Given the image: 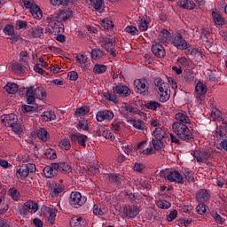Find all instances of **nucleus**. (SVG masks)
<instances>
[{
    "instance_id": "46",
    "label": "nucleus",
    "mask_w": 227,
    "mask_h": 227,
    "mask_svg": "<svg viewBox=\"0 0 227 227\" xmlns=\"http://www.w3.org/2000/svg\"><path fill=\"white\" fill-rule=\"evenodd\" d=\"M12 127V130H13V132L15 133V134H19V135H20V134H22V132H24V126H22V124H20V123H17V122H15L12 126H11Z\"/></svg>"
},
{
    "instance_id": "6",
    "label": "nucleus",
    "mask_w": 227,
    "mask_h": 227,
    "mask_svg": "<svg viewBox=\"0 0 227 227\" xmlns=\"http://www.w3.org/2000/svg\"><path fill=\"white\" fill-rule=\"evenodd\" d=\"M135 91L138 93V95H142L143 97H146L148 95V90L150 87L148 86V80L146 79H137L134 81Z\"/></svg>"
},
{
    "instance_id": "13",
    "label": "nucleus",
    "mask_w": 227,
    "mask_h": 227,
    "mask_svg": "<svg viewBox=\"0 0 227 227\" xmlns=\"http://www.w3.org/2000/svg\"><path fill=\"white\" fill-rule=\"evenodd\" d=\"M96 118L98 121H111L114 118V114L109 110H103L97 113Z\"/></svg>"
},
{
    "instance_id": "53",
    "label": "nucleus",
    "mask_w": 227,
    "mask_h": 227,
    "mask_svg": "<svg viewBox=\"0 0 227 227\" xmlns=\"http://www.w3.org/2000/svg\"><path fill=\"white\" fill-rule=\"evenodd\" d=\"M177 63L180 65V67H183V68H187L190 65V61L185 57H181L177 59Z\"/></svg>"
},
{
    "instance_id": "64",
    "label": "nucleus",
    "mask_w": 227,
    "mask_h": 227,
    "mask_svg": "<svg viewBox=\"0 0 227 227\" xmlns=\"http://www.w3.org/2000/svg\"><path fill=\"white\" fill-rule=\"evenodd\" d=\"M148 21L146 20H141L139 23V30L140 31H146L148 29Z\"/></svg>"
},
{
    "instance_id": "24",
    "label": "nucleus",
    "mask_w": 227,
    "mask_h": 227,
    "mask_svg": "<svg viewBox=\"0 0 227 227\" xmlns=\"http://www.w3.org/2000/svg\"><path fill=\"white\" fill-rule=\"evenodd\" d=\"M16 176L20 180H24L25 178H27V176H29V173L27 172V168L25 167V165L17 168Z\"/></svg>"
},
{
    "instance_id": "32",
    "label": "nucleus",
    "mask_w": 227,
    "mask_h": 227,
    "mask_svg": "<svg viewBox=\"0 0 227 227\" xmlns=\"http://www.w3.org/2000/svg\"><path fill=\"white\" fill-rule=\"evenodd\" d=\"M132 126L137 130H146V124L141 120H131Z\"/></svg>"
},
{
    "instance_id": "27",
    "label": "nucleus",
    "mask_w": 227,
    "mask_h": 227,
    "mask_svg": "<svg viewBox=\"0 0 227 227\" xmlns=\"http://www.w3.org/2000/svg\"><path fill=\"white\" fill-rule=\"evenodd\" d=\"M213 21L215 26H224V18L221 15V13L213 11L212 12Z\"/></svg>"
},
{
    "instance_id": "62",
    "label": "nucleus",
    "mask_w": 227,
    "mask_h": 227,
    "mask_svg": "<svg viewBox=\"0 0 227 227\" xmlns=\"http://www.w3.org/2000/svg\"><path fill=\"white\" fill-rule=\"evenodd\" d=\"M12 70L16 74H24V67H22V65L19 63L12 65Z\"/></svg>"
},
{
    "instance_id": "5",
    "label": "nucleus",
    "mask_w": 227,
    "mask_h": 227,
    "mask_svg": "<svg viewBox=\"0 0 227 227\" xmlns=\"http://www.w3.org/2000/svg\"><path fill=\"white\" fill-rule=\"evenodd\" d=\"M46 22L48 23L49 27H51L52 33L55 35H59L61 33H65V25L59 21L57 18L52 16L48 17L46 19Z\"/></svg>"
},
{
    "instance_id": "37",
    "label": "nucleus",
    "mask_w": 227,
    "mask_h": 227,
    "mask_svg": "<svg viewBox=\"0 0 227 227\" xmlns=\"http://www.w3.org/2000/svg\"><path fill=\"white\" fill-rule=\"evenodd\" d=\"M47 212L49 214L48 215V221L51 224H54L56 221V214H58V210L54 209L52 207H48Z\"/></svg>"
},
{
    "instance_id": "9",
    "label": "nucleus",
    "mask_w": 227,
    "mask_h": 227,
    "mask_svg": "<svg viewBox=\"0 0 227 227\" xmlns=\"http://www.w3.org/2000/svg\"><path fill=\"white\" fill-rule=\"evenodd\" d=\"M86 200L82 199V195H81V192H73L70 194L69 198V203L72 205V207H74V208H77V207H82Z\"/></svg>"
},
{
    "instance_id": "41",
    "label": "nucleus",
    "mask_w": 227,
    "mask_h": 227,
    "mask_svg": "<svg viewBox=\"0 0 227 227\" xmlns=\"http://www.w3.org/2000/svg\"><path fill=\"white\" fill-rule=\"evenodd\" d=\"M91 59L94 60L101 59V58H104V51L100 49H93L91 51Z\"/></svg>"
},
{
    "instance_id": "4",
    "label": "nucleus",
    "mask_w": 227,
    "mask_h": 227,
    "mask_svg": "<svg viewBox=\"0 0 227 227\" xmlns=\"http://www.w3.org/2000/svg\"><path fill=\"white\" fill-rule=\"evenodd\" d=\"M160 176L167 178L168 182H175L176 184H184V176L178 170H172V171H160Z\"/></svg>"
},
{
    "instance_id": "26",
    "label": "nucleus",
    "mask_w": 227,
    "mask_h": 227,
    "mask_svg": "<svg viewBox=\"0 0 227 227\" xmlns=\"http://www.w3.org/2000/svg\"><path fill=\"white\" fill-rule=\"evenodd\" d=\"M34 93L35 98H39V100H43L47 98V92L45 91V89H43V87H34Z\"/></svg>"
},
{
    "instance_id": "57",
    "label": "nucleus",
    "mask_w": 227,
    "mask_h": 227,
    "mask_svg": "<svg viewBox=\"0 0 227 227\" xmlns=\"http://www.w3.org/2000/svg\"><path fill=\"white\" fill-rule=\"evenodd\" d=\"M184 81L186 82H194V73H192L191 71H187L184 74Z\"/></svg>"
},
{
    "instance_id": "29",
    "label": "nucleus",
    "mask_w": 227,
    "mask_h": 227,
    "mask_svg": "<svg viewBox=\"0 0 227 227\" xmlns=\"http://www.w3.org/2000/svg\"><path fill=\"white\" fill-rule=\"evenodd\" d=\"M70 17H72V11L62 10L59 12L56 19L59 21H61V20L65 21V20H68V19H70Z\"/></svg>"
},
{
    "instance_id": "52",
    "label": "nucleus",
    "mask_w": 227,
    "mask_h": 227,
    "mask_svg": "<svg viewBox=\"0 0 227 227\" xmlns=\"http://www.w3.org/2000/svg\"><path fill=\"white\" fill-rule=\"evenodd\" d=\"M88 113H90V108L86 106H82L75 111L76 116H84V114H88Z\"/></svg>"
},
{
    "instance_id": "56",
    "label": "nucleus",
    "mask_w": 227,
    "mask_h": 227,
    "mask_svg": "<svg viewBox=\"0 0 227 227\" xmlns=\"http://www.w3.org/2000/svg\"><path fill=\"white\" fill-rule=\"evenodd\" d=\"M211 118H213V120H216L217 121H221V120H222L221 111H219L217 109L212 110Z\"/></svg>"
},
{
    "instance_id": "44",
    "label": "nucleus",
    "mask_w": 227,
    "mask_h": 227,
    "mask_svg": "<svg viewBox=\"0 0 227 227\" xmlns=\"http://www.w3.org/2000/svg\"><path fill=\"white\" fill-rule=\"evenodd\" d=\"M9 196L12 198L14 201H19L20 200V192L16 188H11L9 190Z\"/></svg>"
},
{
    "instance_id": "55",
    "label": "nucleus",
    "mask_w": 227,
    "mask_h": 227,
    "mask_svg": "<svg viewBox=\"0 0 227 227\" xmlns=\"http://www.w3.org/2000/svg\"><path fill=\"white\" fill-rule=\"evenodd\" d=\"M45 157H47V159H50L51 160H54V159H57L58 154H56V151L49 149L45 152Z\"/></svg>"
},
{
    "instance_id": "54",
    "label": "nucleus",
    "mask_w": 227,
    "mask_h": 227,
    "mask_svg": "<svg viewBox=\"0 0 227 227\" xmlns=\"http://www.w3.org/2000/svg\"><path fill=\"white\" fill-rule=\"evenodd\" d=\"M166 82H164V80H162L161 78L160 77H156L153 79V84L155 86V90L156 91H158L159 88H162L163 84L165 83Z\"/></svg>"
},
{
    "instance_id": "63",
    "label": "nucleus",
    "mask_w": 227,
    "mask_h": 227,
    "mask_svg": "<svg viewBox=\"0 0 227 227\" xmlns=\"http://www.w3.org/2000/svg\"><path fill=\"white\" fill-rule=\"evenodd\" d=\"M77 129H81L82 130H89L88 121H80L77 124Z\"/></svg>"
},
{
    "instance_id": "34",
    "label": "nucleus",
    "mask_w": 227,
    "mask_h": 227,
    "mask_svg": "<svg viewBox=\"0 0 227 227\" xmlns=\"http://www.w3.org/2000/svg\"><path fill=\"white\" fill-rule=\"evenodd\" d=\"M65 190V186L61 184H55L53 189H51V198H58L59 193Z\"/></svg>"
},
{
    "instance_id": "21",
    "label": "nucleus",
    "mask_w": 227,
    "mask_h": 227,
    "mask_svg": "<svg viewBox=\"0 0 227 227\" xmlns=\"http://www.w3.org/2000/svg\"><path fill=\"white\" fill-rule=\"evenodd\" d=\"M71 227H86V220L81 216H74L70 221Z\"/></svg>"
},
{
    "instance_id": "20",
    "label": "nucleus",
    "mask_w": 227,
    "mask_h": 227,
    "mask_svg": "<svg viewBox=\"0 0 227 227\" xmlns=\"http://www.w3.org/2000/svg\"><path fill=\"white\" fill-rule=\"evenodd\" d=\"M109 212L107 207L101 204H95L93 207V214L94 215H106Z\"/></svg>"
},
{
    "instance_id": "3",
    "label": "nucleus",
    "mask_w": 227,
    "mask_h": 227,
    "mask_svg": "<svg viewBox=\"0 0 227 227\" xmlns=\"http://www.w3.org/2000/svg\"><path fill=\"white\" fill-rule=\"evenodd\" d=\"M153 136H154V138L152 139V145L154 150L159 152V150H162V148L166 146L164 145V142L168 137V132L166 131V128L164 127L155 128V129L153 130Z\"/></svg>"
},
{
    "instance_id": "61",
    "label": "nucleus",
    "mask_w": 227,
    "mask_h": 227,
    "mask_svg": "<svg viewBox=\"0 0 227 227\" xmlns=\"http://www.w3.org/2000/svg\"><path fill=\"white\" fill-rule=\"evenodd\" d=\"M76 61H78L80 65H86V63H88V57L84 54L78 55L76 56Z\"/></svg>"
},
{
    "instance_id": "38",
    "label": "nucleus",
    "mask_w": 227,
    "mask_h": 227,
    "mask_svg": "<svg viewBox=\"0 0 227 227\" xmlns=\"http://www.w3.org/2000/svg\"><path fill=\"white\" fill-rule=\"evenodd\" d=\"M145 109H150L151 111H155L156 109H159V107H162V105L157 101H148L145 105Z\"/></svg>"
},
{
    "instance_id": "1",
    "label": "nucleus",
    "mask_w": 227,
    "mask_h": 227,
    "mask_svg": "<svg viewBox=\"0 0 227 227\" xmlns=\"http://www.w3.org/2000/svg\"><path fill=\"white\" fill-rule=\"evenodd\" d=\"M130 88L123 83H118L113 87V92L107 91L104 93V97L106 100H109L110 102H114V104H119L121 98H127V97H130Z\"/></svg>"
},
{
    "instance_id": "45",
    "label": "nucleus",
    "mask_w": 227,
    "mask_h": 227,
    "mask_svg": "<svg viewBox=\"0 0 227 227\" xmlns=\"http://www.w3.org/2000/svg\"><path fill=\"white\" fill-rule=\"evenodd\" d=\"M158 95H160L159 101L162 103L168 102L171 97V94L168 90L158 92Z\"/></svg>"
},
{
    "instance_id": "33",
    "label": "nucleus",
    "mask_w": 227,
    "mask_h": 227,
    "mask_svg": "<svg viewBox=\"0 0 227 227\" xmlns=\"http://www.w3.org/2000/svg\"><path fill=\"white\" fill-rule=\"evenodd\" d=\"M107 72V66L102 64H95L93 67V73L98 75L100 74H106Z\"/></svg>"
},
{
    "instance_id": "43",
    "label": "nucleus",
    "mask_w": 227,
    "mask_h": 227,
    "mask_svg": "<svg viewBox=\"0 0 227 227\" xmlns=\"http://www.w3.org/2000/svg\"><path fill=\"white\" fill-rule=\"evenodd\" d=\"M90 6H92L94 10H100L104 4V0H89Z\"/></svg>"
},
{
    "instance_id": "15",
    "label": "nucleus",
    "mask_w": 227,
    "mask_h": 227,
    "mask_svg": "<svg viewBox=\"0 0 227 227\" xmlns=\"http://www.w3.org/2000/svg\"><path fill=\"white\" fill-rule=\"evenodd\" d=\"M196 200L199 203H208L210 201V193L207 189H200L196 194Z\"/></svg>"
},
{
    "instance_id": "50",
    "label": "nucleus",
    "mask_w": 227,
    "mask_h": 227,
    "mask_svg": "<svg viewBox=\"0 0 227 227\" xmlns=\"http://www.w3.org/2000/svg\"><path fill=\"white\" fill-rule=\"evenodd\" d=\"M156 205L158 208L163 209H168L171 207V203H169L168 200H158Z\"/></svg>"
},
{
    "instance_id": "7",
    "label": "nucleus",
    "mask_w": 227,
    "mask_h": 227,
    "mask_svg": "<svg viewBox=\"0 0 227 227\" xmlns=\"http://www.w3.org/2000/svg\"><path fill=\"white\" fill-rule=\"evenodd\" d=\"M170 43L179 51H185V49H187V42L180 33H176L171 35Z\"/></svg>"
},
{
    "instance_id": "8",
    "label": "nucleus",
    "mask_w": 227,
    "mask_h": 227,
    "mask_svg": "<svg viewBox=\"0 0 227 227\" xmlns=\"http://www.w3.org/2000/svg\"><path fill=\"white\" fill-rule=\"evenodd\" d=\"M193 157L196 159L197 162L206 163L209 159H214V151H200L197 150L193 153Z\"/></svg>"
},
{
    "instance_id": "35",
    "label": "nucleus",
    "mask_w": 227,
    "mask_h": 227,
    "mask_svg": "<svg viewBox=\"0 0 227 227\" xmlns=\"http://www.w3.org/2000/svg\"><path fill=\"white\" fill-rule=\"evenodd\" d=\"M42 118L43 121H52V120H56V114L52 110L45 111L42 114Z\"/></svg>"
},
{
    "instance_id": "23",
    "label": "nucleus",
    "mask_w": 227,
    "mask_h": 227,
    "mask_svg": "<svg viewBox=\"0 0 227 227\" xmlns=\"http://www.w3.org/2000/svg\"><path fill=\"white\" fill-rule=\"evenodd\" d=\"M177 4L184 10H194L196 8V4L192 0H181L177 2Z\"/></svg>"
},
{
    "instance_id": "47",
    "label": "nucleus",
    "mask_w": 227,
    "mask_h": 227,
    "mask_svg": "<svg viewBox=\"0 0 227 227\" xmlns=\"http://www.w3.org/2000/svg\"><path fill=\"white\" fill-rule=\"evenodd\" d=\"M51 4H53V6H68L70 5V1L67 0H50Z\"/></svg>"
},
{
    "instance_id": "39",
    "label": "nucleus",
    "mask_w": 227,
    "mask_h": 227,
    "mask_svg": "<svg viewBox=\"0 0 227 227\" xmlns=\"http://www.w3.org/2000/svg\"><path fill=\"white\" fill-rule=\"evenodd\" d=\"M211 217H213L215 223L217 224H224V222L226 221V219L223 218V216L216 211L211 212Z\"/></svg>"
},
{
    "instance_id": "31",
    "label": "nucleus",
    "mask_w": 227,
    "mask_h": 227,
    "mask_svg": "<svg viewBox=\"0 0 227 227\" xmlns=\"http://www.w3.org/2000/svg\"><path fill=\"white\" fill-rule=\"evenodd\" d=\"M5 91L11 95H15L19 91V85L15 82H9L4 87Z\"/></svg>"
},
{
    "instance_id": "49",
    "label": "nucleus",
    "mask_w": 227,
    "mask_h": 227,
    "mask_svg": "<svg viewBox=\"0 0 227 227\" xmlns=\"http://www.w3.org/2000/svg\"><path fill=\"white\" fill-rule=\"evenodd\" d=\"M25 207L32 210L33 212H36L38 210V204L35 203L34 201L28 200L25 203Z\"/></svg>"
},
{
    "instance_id": "40",
    "label": "nucleus",
    "mask_w": 227,
    "mask_h": 227,
    "mask_svg": "<svg viewBox=\"0 0 227 227\" xmlns=\"http://www.w3.org/2000/svg\"><path fill=\"white\" fill-rule=\"evenodd\" d=\"M195 91H197L198 95H200V97H203V95H205L207 93V85L199 82L196 87H195Z\"/></svg>"
},
{
    "instance_id": "42",
    "label": "nucleus",
    "mask_w": 227,
    "mask_h": 227,
    "mask_svg": "<svg viewBox=\"0 0 227 227\" xmlns=\"http://www.w3.org/2000/svg\"><path fill=\"white\" fill-rule=\"evenodd\" d=\"M58 164V170L62 171L64 173H70L72 172V167L68 165V163H57Z\"/></svg>"
},
{
    "instance_id": "16",
    "label": "nucleus",
    "mask_w": 227,
    "mask_h": 227,
    "mask_svg": "<svg viewBox=\"0 0 227 227\" xmlns=\"http://www.w3.org/2000/svg\"><path fill=\"white\" fill-rule=\"evenodd\" d=\"M152 52L156 58H164L166 56V50L162 44L153 43L152 45Z\"/></svg>"
},
{
    "instance_id": "22",
    "label": "nucleus",
    "mask_w": 227,
    "mask_h": 227,
    "mask_svg": "<svg viewBox=\"0 0 227 227\" xmlns=\"http://www.w3.org/2000/svg\"><path fill=\"white\" fill-rule=\"evenodd\" d=\"M23 90H26L25 93L27 95V104H30V105L35 104V100H36V98L35 96V87H29Z\"/></svg>"
},
{
    "instance_id": "2",
    "label": "nucleus",
    "mask_w": 227,
    "mask_h": 227,
    "mask_svg": "<svg viewBox=\"0 0 227 227\" xmlns=\"http://www.w3.org/2000/svg\"><path fill=\"white\" fill-rule=\"evenodd\" d=\"M172 129L182 141H186V143H192L194 141V135H192V131L189 129L187 124L173 123Z\"/></svg>"
},
{
    "instance_id": "36",
    "label": "nucleus",
    "mask_w": 227,
    "mask_h": 227,
    "mask_svg": "<svg viewBox=\"0 0 227 227\" xmlns=\"http://www.w3.org/2000/svg\"><path fill=\"white\" fill-rule=\"evenodd\" d=\"M108 180L111 184H115V185H121L122 179L118 174H108Z\"/></svg>"
},
{
    "instance_id": "59",
    "label": "nucleus",
    "mask_w": 227,
    "mask_h": 227,
    "mask_svg": "<svg viewBox=\"0 0 227 227\" xmlns=\"http://www.w3.org/2000/svg\"><path fill=\"white\" fill-rule=\"evenodd\" d=\"M124 111H126L127 113H131L132 114H137V109L134 108L132 106L130 105H127V103L124 104V106H122Z\"/></svg>"
},
{
    "instance_id": "48",
    "label": "nucleus",
    "mask_w": 227,
    "mask_h": 227,
    "mask_svg": "<svg viewBox=\"0 0 227 227\" xmlns=\"http://www.w3.org/2000/svg\"><path fill=\"white\" fill-rule=\"evenodd\" d=\"M60 148L64 150H70L72 148V145L70 144V140L68 138H64L59 142Z\"/></svg>"
},
{
    "instance_id": "11",
    "label": "nucleus",
    "mask_w": 227,
    "mask_h": 227,
    "mask_svg": "<svg viewBox=\"0 0 227 227\" xmlns=\"http://www.w3.org/2000/svg\"><path fill=\"white\" fill-rule=\"evenodd\" d=\"M105 49L110 53V56L116 58V40L114 38H106L104 40Z\"/></svg>"
},
{
    "instance_id": "10",
    "label": "nucleus",
    "mask_w": 227,
    "mask_h": 227,
    "mask_svg": "<svg viewBox=\"0 0 227 227\" xmlns=\"http://www.w3.org/2000/svg\"><path fill=\"white\" fill-rule=\"evenodd\" d=\"M69 137L73 145L78 143L80 146L85 148L86 142L88 141V136L82 135L81 133H71Z\"/></svg>"
},
{
    "instance_id": "28",
    "label": "nucleus",
    "mask_w": 227,
    "mask_h": 227,
    "mask_svg": "<svg viewBox=\"0 0 227 227\" xmlns=\"http://www.w3.org/2000/svg\"><path fill=\"white\" fill-rule=\"evenodd\" d=\"M28 36L32 38H40L43 35V27L30 28L27 33Z\"/></svg>"
},
{
    "instance_id": "51",
    "label": "nucleus",
    "mask_w": 227,
    "mask_h": 227,
    "mask_svg": "<svg viewBox=\"0 0 227 227\" xmlns=\"http://www.w3.org/2000/svg\"><path fill=\"white\" fill-rule=\"evenodd\" d=\"M197 214H200V215H203L204 214H207V205L205 203L200 202L197 207H196Z\"/></svg>"
},
{
    "instance_id": "18",
    "label": "nucleus",
    "mask_w": 227,
    "mask_h": 227,
    "mask_svg": "<svg viewBox=\"0 0 227 227\" xmlns=\"http://www.w3.org/2000/svg\"><path fill=\"white\" fill-rule=\"evenodd\" d=\"M175 119L176 121L174 123H180L181 125H189L191 123V118H189L184 112L176 114Z\"/></svg>"
},
{
    "instance_id": "17",
    "label": "nucleus",
    "mask_w": 227,
    "mask_h": 227,
    "mask_svg": "<svg viewBox=\"0 0 227 227\" xmlns=\"http://www.w3.org/2000/svg\"><path fill=\"white\" fill-rule=\"evenodd\" d=\"M123 214L129 219H134L139 214V209L136 206H125L123 207Z\"/></svg>"
},
{
    "instance_id": "58",
    "label": "nucleus",
    "mask_w": 227,
    "mask_h": 227,
    "mask_svg": "<svg viewBox=\"0 0 227 227\" xmlns=\"http://www.w3.org/2000/svg\"><path fill=\"white\" fill-rule=\"evenodd\" d=\"M125 31L127 33H129V35H132L139 34V30L136 27H134V26H128V27H126Z\"/></svg>"
},
{
    "instance_id": "14",
    "label": "nucleus",
    "mask_w": 227,
    "mask_h": 227,
    "mask_svg": "<svg viewBox=\"0 0 227 227\" xmlns=\"http://www.w3.org/2000/svg\"><path fill=\"white\" fill-rule=\"evenodd\" d=\"M58 163H51V166H46L43 168V174L46 178H52L58 175Z\"/></svg>"
},
{
    "instance_id": "12",
    "label": "nucleus",
    "mask_w": 227,
    "mask_h": 227,
    "mask_svg": "<svg viewBox=\"0 0 227 227\" xmlns=\"http://www.w3.org/2000/svg\"><path fill=\"white\" fill-rule=\"evenodd\" d=\"M17 121H19V118L15 114H4L1 117V122L4 124V127H12Z\"/></svg>"
},
{
    "instance_id": "19",
    "label": "nucleus",
    "mask_w": 227,
    "mask_h": 227,
    "mask_svg": "<svg viewBox=\"0 0 227 227\" xmlns=\"http://www.w3.org/2000/svg\"><path fill=\"white\" fill-rule=\"evenodd\" d=\"M171 33L169 31L163 29L159 35L158 40L160 42V43H171Z\"/></svg>"
},
{
    "instance_id": "60",
    "label": "nucleus",
    "mask_w": 227,
    "mask_h": 227,
    "mask_svg": "<svg viewBox=\"0 0 227 227\" xmlns=\"http://www.w3.org/2000/svg\"><path fill=\"white\" fill-rule=\"evenodd\" d=\"M145 168L146 166H145V164L136 162L133 166V170L137 171V173H143Z\"/></svg>"
},
{
    "instance_id": "25",
    "label": "nucleus",
    "mask_w": 227,
    "mask_h": 227,
    "mask_svg": "<svg viewBox=\"0 0 227 227\" xmlns=\"http://www.w3.org/2000/svg\"><path fill=\"white\" fill-rule=\"evenodd\" d=\"M37 137H39L43 143H47V141H49L51 137V135L49 134L47 129H45V128H40L37 130Z\"/></svg>"
},
{
    "instance_id": "30",
    "label": "nucleus",
    "mask_w": 227,
    "mask_h": 227,
    "mask_svg": "<svg viewBox=\"0 0 227 227\" xmlns=\"http://www.w3.org/2000/svg\"><path fill=\"white\" fill-rule=\"evenodd\" d=\"M30 13L34 17V19H36L37 20H40L42 17H43V12H42V9H40L38 5L32 7L30 10Z\"/></svg>"
}]
</instances>
